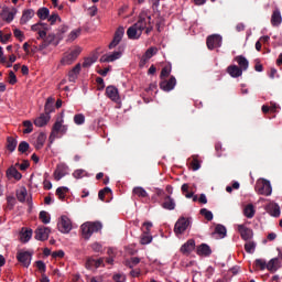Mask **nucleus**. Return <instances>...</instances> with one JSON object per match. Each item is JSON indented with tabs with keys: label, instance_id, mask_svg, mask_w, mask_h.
<instances>
[{
	"label": "nucleus",
	"instance_id": "1",
	"mask_svg": "<svg viewBox=\"0 0 282 282\" xmlns=\"http://www.w3.org/2000/svg\"><path fill=\"white\" fill-rule=\"evenodd\" d=\"M145 29H147V18H143L141 15L137 21V23H134L127 30L128 39L132 41L140 39V36H142V32H144Z\"/></svg>",
	"mask_w": 282,
	"mask_h": 282
},
{
	"label": "nucleus",
	"instance_id": "2",
	"mask_svg": "<svg viewBox=\"0 0 282 282\" xmlns=\"http://www.w3.org/2000/svg\"><path fill=\"white\" fill-rule=\"evenodd\" d=\"M82 236L84 239H90L94 232H99L102 230V224L100 223H86L83 224L82 227Z\"/></svg>",
	"mask_w": 282,
	"mask_h": 282
},
{
	"label": "nucleus",
	"instance_id": "3",
	"mask_svg": "<svg viewBox=\"0 0 282 282\" xmlns=\"http://www.w3.org/2000/svg\"><path fill=\"white\" fill-rule=\"evenodd\" d=\"M256 191L259 195H265L267 197L272 195V185L268 180H261L256 183Z\"/></svg>",
	"mask_w": 282,
	"mask_h": 282
},
{
	"label": "nucleus",
	"instance_id": "4",
	"mask_svg": "<svg viewBox=\"0 0 282 282\" xmlns=\"http://www.w3.org/2000/svg\"><path fill=\"white\" fill-rule=\"evenodd\" d=\"M191 226V219L186 217H180L174 226L175 235H184Z\"/></svg>",
	"mask_w": 282,
	"mask_h": 282
},
{
	"label": "nucleus",
	"instance_id": "5",
	"mask_svg": "<svg viewBox=\"0 0 282 282\" xmlns=\"http://www.w3.org/2000/svg\"><path fill=\"white\" fill-rule=\"evenodd\" d=\"M57 230H59V232H63L64 235L72 232V220L69 219V217L61 216L57 223Z\"/></svg>",
	"mask_w": 282,
	"mask_h": 282
},
{
	"label": "nucleus",
	"instance_id": "6",
	"mask_svg": "<svg viewBox=\"0 0 282 282\" xmlns=\"http://www.w3.org/2000/svg\"><path fill=\"white\" fill-rule=\"evenodd\" d=\"M80 52H83V50L79 46L75 47L62 58L61 63L63 65H72V63L80 56Z\"/></svg>",
	"mask_w": 282,
	"mask_h": 282
},
{
	"label": "nucleus",
	"instance_id": "7",
	"mask_svg": "<svg viewBox=\"0 0 282 282\" xmlns=\"http://www.w3.org/2000/svg\"><path fill=\"white\" fill-rule=\"evenodd\" d=\"M17 259L23 268H30L32 263V252L30 251H18Z\"/></svg>",
	"mask_w": 282,
	"mask_h": 282
},
{
	"label": "nucleus",
	"instance_id": "8",
	"mask_svg": "<svg viewBox=\"0 0 282 282\" xmlns=\"http://www.w3.org/2000/svg\"><path fill=\"white\" fill-rule=\"evenodd\" d=\"M175 85H177V79H175V76H171L169 79L161 80L160 89H162V91H173Z\"/></svg>",
	"mask_w": 282,
	"mask_h": 282
},
{
	"label": "nucleus",
	"instance_id": "9",
	"mask_svg": "<svg viewBox=\"0 0 282 282\" xmlns=\"http://www.w3.org/2000/svg\"><path fill=\"white\" fill-rule=\"evenodd\" d=\"M124 36V28L119 26L117 31L115 32L113 40L108 45L109 50H113V47H118L120 45V41H122V37Z\"/></svg>",
	"mask_w": 282,
	"mask_h": 282
},
{
	"label": "nucleus",
	"instance_id": "10",
	"mask_svg": "<svg viewBox=\"0 0 282 282\" xmlns=\"http://www.w3.org/2000/svg\"><path fill=\"white\" fill-rule=\"evenodd\" d=\"M63 116L64 112L61 113V116L56 119L55 123L53 124L52 132L50 135V142H54V139L56 138V134L61 132V128L63 127Z\"/></svg>",
	"mask_w": 282,
	"mask_h": 282
},
{
	"label": "nucleus",
	"instance_id": "11",
	"mask_svg": "<svg viewBox=\"0 0 282 282\" xmlns=\"http://www.w3.org/2000/svg\"><path fill=\"white\" fill-rule=\"evenodd\" d=\"M67 171H69V167L65 163L57 164L54 171L56 182H61V180L67 175Z\"/></svg>",
	"mask_w": 282,
	"mask_h": 282
},
{
	"label": "nucleus",
	"instance_id": "12",
	"mask_svg": "<svg viewBox=\"0 0 282 282\" xmlns=\"http://www.w3.org/2000/svg\"><path fill=\"white\" fill-rule=\"evenodd\" d=\"M50 232H52V230L48 227H39L35 230V239L37 241H47V239H50Z\"/></svg>",
	"mask_w": 282,
	"mask_h": 282
},
{
	"label": "nucleus",
	"instance_id": "13",
	"mask_svg": "<svg viewBox=\"0 0 282 282\" xmlns=\"http://www.w3.org/2000/svg\"><path fill=\"white\" fill-rule=\"evenodd\" d=\"M207 47L208 50H215L217 47H221V35H209L207 37Z\"/></svg>",
	"mask_w": 282,
	"mask_h": 282
},
{
	"label": "nucleus",
	"instance_id": "14",
	"mask_svg": "<svg viewBox=\"0 0 282 282\" xmlns=\"http://www.w3.org/2000/svg\"><path fill=\"white\" fill-rule=\"evenodd\" d=\"M238 232L243 241H250L254 235L252 229L246 227L245 225H238Z\"/></svg>",
	"mask_w": 282,
	"mask_h": 282
},
{
	"label": "nucleus",
	"instance_id": "15",
	"mask_svg": "<svg viewBox=\"0 0 282 282\" xmlns=\"http://www.w3.org/2000/svg\"><path fill=\"white\" fill-rule=\"evenodd\" d=\"M122 58V51H116L111 54H105L100 57V63H113V61H118Z\"/></svg>",
	"mask_w": 282,
	"mask_h": 282
},
{
	"label": "nucleus",
	"instance_id": "16",
	"mask_svg": "<svg viewBox=\"0 0 282 282\" xmlns=\"http://www.w3.org/2000/svg\"><path fill=\"white\" fill-rule=\"evenodd\" d=\"M193 250H195V239H189L184 245H182L180 252L185 254V257H188Z\"/></svg>",
	"mask_w": 282,
	"mask_h": 282
},
{
	"label": "nucleus",
	"instance_id": "17",
	"mask_svg": "<svg viewBox=\"0 0 282 282\" xmlns=\"http://www.w3.org/2000/svg\"><path fill=\"white\" fill-rule=\"evenodd\" d=\"M106 96L113 102H118L120 100L118 88H116L115 86H108L106 88Z\"/></svg>",
	"mask_w": 282,
	"mask_h": 282
},
{
	"label": "nucleus",
	"instance_id": "18",
	"mask_svg": "<svg viewBox=\"0 0 282 282\" xmlns=\"http://www.w3.org/2000/svg\"><path fill=\"white\" fill-rule=\"evenodd\" d=\"M196 254H198V257H210L213 249H210V246L202 243L196 248Z\"/></svg>",
	"mask_w": 282,
	"mask_h": 282
},
{
	"label": "nucleus",
	"instance_id": "19",
	"mask_svg": "<svg viewBox=\"0 0 282 282\" xmlns=\"http://www.w3.org/2000/svg\"><path fill=\"white\" fill-rule=\"evenodd\" d=\"M227 74H229L231 78H239V76H242L243 70L237 65H229L227 67Z\"/></svg>",
	"mask_w": 282,
	"mask_h": 282
},
{
	"label": "nucleus",
	"instance_id": "20",
	"mask_svg": "<svg viewBox=\"0 0 282 282\" xmlns=\"http://www.w3.org/2000/svg\"><path fill=\"white\" fill-rule=\"evenodd\" d=\"M0 17L7 23H12V21H14V12L10 11L8 7L2 9Z\"/></svg>",
	"mask_w": 282,
	"mask_h": 282
},
{
	"label": "nucleus",
	"instance_id": "21",
	"mask_svg": "<svg viewBox=\"0 0 282 282\" xmlns=\"http://www.w3.org/2000/svg\"><path fill=\"white\" fill-rule=\"evenodd\" d=\"M83 65L80 63L76 64L75 67L68 72V80L69 83H76V79L78 78V74H80Z\"/></svg>",
	"mask_w": 282,
	"mask_h": 282
},
{
	"label": "nucleus",
	"instance_id": "22",
	"mask_svg": "<svg viewBox=\"0 0 282 282\" xmlns=\"http://www.w3.org/2000/svg\"><path fill=\"white\" fill-rule=\"evenodd\" d=\"M161 206L165 210H175V199H173V197L170 195H166Z\"/></svg>",
	"mask_w": 282,
	"mask_h": 282
},
{
	"label": "nucleus",
	"instance_id": "23",
	"mask_svg": "<svg viewBox=\"0 0 282 282\" xmlns=\"http://www.w3.org/2000/svg\"><path fill=\"white\" fill-rule=\"evenodd\" d=\"M267 213L272 217H279L281 215V207L278 204H269L265 206Z\"/></svg>",
	"mask_w": 282,
	"mask_h": 282
},
{
	"label": "nucleus",
	"instance_id": "24",
	"mask_svg": "<svg viewBox=\"0 0 282 282\" xmlns=\"http://www.w3.org/2000/svg\"><path fill=\"white\" fill-rule=\"evenodd\" d=\"M236 63H238V67L242 70L246 72L250 65V62H248V58H246L243 55H238L235 57Z\"/></svg>",
	"mask_w": 282,
	"mask_h": 282
},
{
	"label": "nucleus",
	"instance_id": "25",
	"mask_svg": "<svg viewBox=\"0 0 282 282\" xmlns=\"http://www.w3.org/2000/svg\"><path fill=\"white\" fill-rule=\"evenodd\" d=\"M51 119H52L51 116L42 113L40 117H37L34 120V124H35V127H45L47 124V122H50Z\"/></svg>",
	"mask_w": 282,
	"mask_h": 282
},
{
	"label": "nucleus",
	"instance_id": "26",
	"mask_svg": "<svg viewBox=\"0 0 282 282\" xmlns=\"http://www.w3.org/2000/svg\"><path fill=\"white\" fill-rule=\"evenodd\" d=\"M281 23H282L281 11L274 10L271 15V25H273V28H279Z\"/></svg>",
	"mask_w": 282,
	"mask_h": 282
},
{
	"label": "nucleus",
	"instance_id": "27",
	"mask_svg": "<svg viewBox=\"0 0 282 282\" xmlns=\"http://www.w3.org/2000/svg\"><path fill=\"white\" fill-rule=\"evenodd\" d=\"M281 268V261H279V258H273L267 263V270L269 272H276Z\"/></svg>",
	"mask_w": 282,
	"mask_h": 282
},
{
	"label": "nucleus",
	"instance_id": "28",
	"mask_svg": "<svg viewBox=\"0 0 282 282\" xmlns=\"http://www.w3.org/2000/svg\"><path fill=\"white\" fill-rule=\"evenodd\" d=\"M34 18V10L33 9H28L24 10L20 20L21 25H25L28 21Z\"/></svg>",
	"mask_w": 282,
	"mask_h": 282
},
{
	"label": "nucleus",
	"instance_id": "29",
	"mask_svg": "<svg viewBox=\"0 0 282 282\" xmlns=\"http://www.w3.org/2000/svg\"><path fill=\"white\" fill-rule=\"evenodd\" d=\"M17 144H19V141L14 137H8L7 138V149L10 151V153H14L17 151Z\"/></svg>",
	"mask_w": 282,
	"mask_h": 282
},
{
	"label": "nucleus",
	"instance_id": "30",
	"mask_svg": "<svg viewBox=\"0 0 282 282\" xmlns=\"http://www.w3.org/2000/svg\"><path fill=\"white\" fill-rule=\"evenodd\" d=\"M20 239L23 243H28L32 239V229L22 228L20 232Z\"/></svg>",
	"mask_w": 282,
	"mask_h": 282
},
{
	"label": "nucleus",
	"instance_id": "31",
	"mask_svg": "<svg viewBox=\"0 0 282 282\" xmlns=\"http://www.w3.org/2000/svg\"><path fill=\"white\" fill-rule=\"evenodd\" d=\"M7 177H13V180H21V177H23V175H21V172H19V170H17V167L11 166L7 170Z\"/></svg>",
	"mask_w": 282,
	"mask_h": 282
},
{
	"label": "nucleus",
	"instance_id": "32",
	"mask_svg": "<svg viewBox=\"0 0 282 282\" xmlns=\"http://www.w3.org/2000/svg\"><path fill=\"white\" fill-rule=\"evenodd\" d=\"M54 98L48 97L44 106V116H50L54 111Z\"/></svg>",
	"mask_w": 282,
	"mask_h": 282
},
{
	"label": "nucleus",
	"instance_id": "33",
	"mask_svg": "<svg viewBox=\"0 0 282 282\" xmlns=\"http://www.w3.org/2000/svg\"><path fill=\"white\" fill-rule=\"evenodd\" d=\"M45 140H47V135L44 132H40L35 142V149L39 151L43 149L45 144Z\"/></svg>",
	"mask_w": 282,
	"mask_h": 282
},
{
	"label": "nucleus",
	"instance_id": "34",
	"mask_svg": "<svg viewBox=\"0 0 282 282\" xmlns=\"http://www.w3.org/2000/svg\"><path fill=\"white\" fill-rule=\"evenodd\" d=\"M256 213L257 210H254V205L252 204H248L243 209V215L247 217V219H252Z\"/></svg>",
	"mask_w": 282,
	"mask_h": 282
},
{
	"label": "nucleus",
	"instance_id": "35",
	"mask_svg": "<svg viewBox=\"0 0 282 282\" xmlns=\"http://www.w3.org/2000/svg\"><path fill=\"white\" fill-rule=\"evenodd\" d=\"M189 166L193 171H199L202 169V162L199 161V155H192V161L189 162Z\"/></svg>",
	"mask_w": 282,
	"mask_h": 282
},
{
	"label": "nucleus",
	"instance_id": "36",
	"mask_svg": "<svg viewBox=\"0 0 282 282\" xmlns=\"http://www.w3.org/2000/svg\"><path fill=\"white\" fill-rule=\"evenodd\" d=\"M37 17L41 19V21H45V19H48L50 17V9L43 7L37 10Z\"/></svg>",
	"mask_w": 282,
	"mask_h": 282
},
{
	"label": "nucleus",
	"instance_id": "37",
	"mask_svg": "<svg viewBox=\"0 0 282 282\" xmlns=\"http://www.w3.org/2000/svg\"><path fill=\"white\" fill-rule=\"evenodd\" d=\"M138 263H140V258L132 257L129 260H126L124 265L127 268H130V270H133V268H135V265H138Z\"/></svg>",
	"mask_w": 282,
	"mask_h": 282
},
{
	"label": "nucleus",
	"instance_id": "38",
	"mask_svg": "<svg viewBox=\"0 0 282 282\" xmlns=\"http://www.w3.org/2000/svg\"><path fill=\"white\" fill-rule=\"evenodd\" d=\"M65 193H69V188L62 186L56 189V195L61 202H65Z\"/></svg>",
	"mask_w": 282,
	"mask_h": 282
},
{
	"label": "nucleus",
	"instance_id": "39",
	"mask_svg": "<svg viewBox=\"0 0 282 282\" xmlns=\"http://www.w3.org/2000/svg\"><path fill=\"white\" fill-rule=\"evenodd\" d=\"M133 195H137V197H149V193H147V189L143 187H134L132 191Z\"/></svg>",
	"mask_w": 282,
	"mask_h": 282
},
{
	"label": "nucleus",
	"instance_id": "40",
	"mask_svg": "<svg viewBox=\"0 0 282 282\" xmlns=\"http://www.w3.org/2000/svg\"><path fill=\"white\" fill-rule=\"evenodd\" d=\"M25 197H28V189L22 187L20 191L17 192V199L23 204L25 202Z\"/></svg>",
	"mask_w": 282,
	"mask_h": 282
},
{
	"label": "nucleus",
	"instance_id": "41",
	"mask_svg": "<svg viewBox=\"0 0 282 282\" xmlns=\"http://www.w3.org/2000/svg\"><path fill=\"white\" fill-rule=\"evenodd\" d=\"M257 248V243L254 241H248L245 243V250L248 254H252Z\"/></svg>",
	"mask_w": 282,
	"mask_h": 282
},
{
	"label": "nucleus",
	"instance_id": "42",
	"mask_svg": "<svg viewBox=\"0 0 282 282\" xmlns=\"http://www.w3.org/2000/svg\"><path fill=\"white\" fill-rule=\"evenodd\" d=\"M17 204V199L14 196H8L7 197V206L4 207V210H12Z\"/></svg>",
	"mask_w": 282,
	"mask_h": 282
},
{
	"label": "nucleus",
	"instance_id": "43",
	"mask_svg": "<svg viewBox=\"0 0 282 282\" xmlns=\"http://www.w3.org/2000/svg\"><path fill=\"white\" fill-rule=\"evenodd\" d=\"M254 267L257 268V270H265L268 269V263L263 259H257L254 261Z\"/></svg>",
	"mask_w": 282,
	"mask_h": 282
},
{
	"label": "nucleus",
	"instance_id": "44",
	"mask_svg": "<svg viewBox=\"0 0 282 282\" xmlns=\"http://www.w3.org/2000/svg\"><path fill=\"white\" fill-rule=\"evenodd\" d=\"M156 54H158V47H150L145 51L143 56L148 57V59L151 61V58H153V56H155Z\"/></svg>",
	"mask_w": 282,
	"mask_h": 282
},
{
	"label": "nucleus",
	"instance_id": "45",
	"mask_svg": "<svg viewBox=\"0 0 282 282\" xmlns=\"http://www.w3.org/2000/svg\"><path fill=\"white\" fill-rule=\"evenodd\" d=\"M29 150H30V143H28V141H21L18 147V151L20 153H25Z\"/></svg>",
	"mask_w": 282,
	"mask_h": 282
},
{
	"label": "nucleus",
	"instance_id": "46",
	"mask_svg": "<svg viewBox=\"0 0 282 282\" xmlns=\"http://www.w3.org/2000/svg\"><path fill=\"white\" fill-rule=\"evenodd\" d=\"M200 215H202L203 217H205V219H206L207 221H213V212H210V210H208V209H206V208H202V209H200Z\"/></svg>",
	"mask_w": 282,
	"mask_h": 282
},
{
	"label": "nucleus",
	"instance_id": "47",
	"mask_svg": "<svg viewBox=\"0 0 282 282\" xmlns=\"http://www.w3.org/2000/svg\"><path fill=\"white\" fill-rule=\"evenodd\" d=\"M153 241V237L149 235V232H144V235L141 237V243L142 246H147Z\"/></svg>",
	"mask_w": 282,
	"mask_h": 282
},
{
	"label": "nucleus",
	"instance_id": "48",
	"mask_svg": "<svg viewBox=\"0 0 282 282\" xmlns=\"http://www.w3.org/2000/svg\"><path fill=\"white\" fill-rule=\"evenodd\" d=\"M23 127H25V129L23 130V133H32V131L34 130L32 121L30 120L23 121Z\"/></svg>",
	"mask_w": 282,
	"mask_h": 282
},
{
	"label": "nucleus",
	"instance_id": "49",
	"mask_svg": "<svg viewBox=\"0 0 282 282\" xmlns=\"http://www.w3.org/2000/svg\"><path fill=\"white\" fill-rule=\"evenodd\" d=\"M171 76V66H165L161 70L160 78L161 80H164V78H169Z\"/></svg>",
	"mask_w": 282,
	"mask_h": 282
},
{
	"label": "nucleus",
	"instance_id": "50",
	"mask_svg": "<svg viewBox=\"0 0 282 282\" xmlns=\"http://www.w3.org/2000/svg\"><path fill=\"white\" fill-rule=\"evenodd\" d=\"M31 30H32L33 32H40V31H42V30H47V24H44V23L39 22V23H36V24H33V25L31 26Z\"/></svg>",
	"mask_w": 282,
	"mask_h": 282
},
{
	"label": "nucleus",
	"instance_id": "51",
	"mask_svg": "<svg viewBox=\"0 0 282 282\" xmlns=\"http://www.w3.org/2000/svg\"><path fill=\"white\" fill-rule=\"evenodd\" d=\"M40 219L44 224H50V221H51L50 214L45 210L40 212Z\"/></svg>",
	"mask_w": 282,
	"mask_h": 282
},
{
	"label": "nucleus",
	"instance_id": "52",
	"mask_svg": "<svg viewBox=\"0 0 282 282\" xmlns=\"http://www.w3.org/2000/svg\"><path fill=\"white\" fill-rule=\"evenodd\" d=\"M111 194V188L109 187H105L104 189H100L99 193H98V198L101 200V202H105V195H109Z\"/></svg>",
	"mask_w": 282,
	"mask_h": 282
},
{
	"label": "nucleus",
	"instance_id": "53",
	"mask_svg": "<svg viewBox=\"0 0 282 282\" xmlns=\"http://www.w3.org/2000/svg\"><path fill=\"white\" fill-rule=\"evenodd\" d=\"M74 122H75V124H78V126L85 124V115H83V113L75 115Z\"/></svg>",
	"mask_w": 282,
	"mask_h": 282
},
{
	"label": "nucleus",
	"instance_id": "54",
	"mask_svg": "<svg viewBox=\"0 0 282 282\" xmlns=\"http://www.w3.org/2000/svg\"><path fill=\"white\" fill-rule=\"evenodd\" d=\"M85 175H87V172L85 170H76L73 173V177H75V180H83V177H85Z\"/></svg>",
	"mask_w": 282,
	"mask_h": 282
},
{
	"label": "nucleus",
	"instance_id": "55",
	"mask_svg": "<svg viewBox=\"0 0 282 282\" xmlns=\"http://www.w3.org/2000/svg\"><path fill=\"white\" fill-rule=\"evenodd\" d=\"M95 63H96V58H94V57H86L84 59V63H83L82 67L88 68V67H90Z\"/></svg>",
	"mask_w": 282,
	"mask_h": 282
},
{
	"label": "nucleus",
	"instance_id": "56",
	"mask_svg": "<svg viewBox=\"0 0 282 282\" xmlns=\"http://www.w3.org/2000/svg\"><path fill=\"white\" fill-rule=\"evenodd\" d=\"M215 232L224 238L226 237V227L224 225H217L215 228Z\"/></svg>",
	"mask_w": 282,
	"mask_h": 282
},
{
	"label": "nucleus",
	"instance_id": "57",
	"mask_svg": "<svg viewBox=\"0 0 282 282\" xmlns=\"http://www.w3.org/2000/svg\"><path fill=\"white\" fill-rule=\"evenodd\" d=\"M86 268L87 270H94V268H96V259L88 258L86 261Z\"/></svg>",
	"mask_w": 282,
	"mask_h": 282
},
{
	"label": "nucleus",
	"instance_id": "58",
	"mask_svg": "<svg viewBox=\"0 0 282 282\" xmlns=\"http://www.w3.org/2000/svg\"><path fill=\"white\" fill-rule=\"evenodd\" d=\"M57 21H61V17L58 15V13H52L48 17V22L51 23V25H54V23H56Z\"/></svg>",
	"mask_w": 282,
	"mask_h": 282
},
{
	"label": "nucleus",
	"instance_id": "59",
	"mask_svg": "<svg viewBox=\"0 0 282 282\" xmlns=\"http://www.w3.org/2000/svg\"><path fill=\"white\" fill-rule=\"evenodd\" d=\"M35 264H36L37 270H40V272L42 274H45V270H46L45 262H43L42 260H39L35 262Z\"/></svg>",
	"mask_w": 282,
	"mask_h": 282
},
{
	"label": "nucleus",
	"instance_id": "60",
	"mask_svg": "<svg viewBox=\"0 0 282 282\" xmlns=\"http://www.w3.org/2000/svg\"><path fill=\"white\" fill-rule=\"evenodd\" d=\"M155 25H156L158 32H162V28H164V18L159 17V18L156 19Z\"/></svg>",
	"mask_w": 282,
	"mask_h": 282
},
{
	"label": "nucleus",
	"instance_id": "61",
	"mask_svg": "<svg viewBox=\"0 0 282 282\" xmlns=\"http://www.w3.org/2000/svg\"><path fill=\"white\" fill-rule=\"evenodd\" d=\"M9 85H17V75L12 70H9Z\"/></svg>",
	"mask_w": 282,
	"mask_h": 282
},
{
	"label": "nucleus",
	"instance_id": "62",
	"mask_svg": "<svg viewBox=\"0 0 282 282\" xmlns=\"http://www.w3.org/2000/svg\"><path fill=\"white\" fill-rule=\"evenodd\" d=\"M80 36V29L74 30L69 33L70 41H76Z\"/></svg>",
	"mask_w": 282,
	"mask_h": 282
},
{
	"label": "nucleus",
	"instance_id": "63",
	"mask_svg": "<svg viewBox=\"0 0 282 282\" xmlns=\"http://www.w3.org/2000/svg\"><path fill=\"white\" fill-rule=\"evenodd\" d=\"M96 83L98 85L99 91H102V89H105V79H102V77H97Z\"/></svg>",
	"mask_w": 282,
	"mask_h": 282
},
{
	"label": "nucleus",
	"instance_id": "64",
	"mask_svg": "<svg viewBox=\"0 0 282 282\" xmlns=\"http://www.w3.org/2000/svg\"><path fill=\"white\" fill-rule=\"evenodd\" d=\"M91 250H94V252H102V245L95 242L91 245Z\"/></svg>",
	"mask_w": 282,
	"mask_h": 282
}]
</instances>
